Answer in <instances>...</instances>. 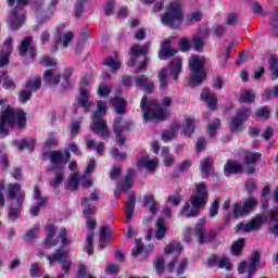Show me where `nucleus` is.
<instances>
[{
	"label": "nucleus",
	"instance_id": "nucleus-47",
	"mask_svg": "<svg viewBox=\"0 0 278 278\" xmlns=\"http://www.w3.org/2000/svg\"><path fill=\"white\" fill-rule=\"evenodd\" d=\"M98 110L93 112V116L105 117L108 116V102L99 100L97 102Z\"/></svg>",
	"mask_w": 278,
	"mask_h": 278
},
{
	"label": "nucleus",
	"instance_id": "nucleus-8",
	"mask_svg": "<svg viewBox=\"0 0 278 278\" xmlns=\"http://www.w3.org/2000/svg\"><path fill=\"white\" fill-rule=\"evenodd\" d=\"M251 108H240L237 110L236 114L230 118L229 130L231 134H238V131H242V126L249 118H251Z\"/></svg>",
	"mask_w": 278,
	"mask_h": 278
},
{
	"label": "nucleus",
	"instance_id": "nucleus-11",
	"mask_svg": "<svg viewBox=\"0 0 278 278\" xmlns=\"http://www.w3.org/2000/svg\"><path fill=\"white\" fill-rule=\"evenodd\" d=\"M123 116H117L114 118L113 122V134H115V142L117 147H125L127 142V138L123 136V131L127 129L128 131L131 129L134 126L132 122H126L125 125H123Z\"/></svg>",
	"mask_w": 278,
	"mask_h": 278
},
{
	"label": "nucleus",
	"instance_id": "nucleus-56",
	"mask_svg": "<svg viewBox=\"0 0 278 278\" xmlns=\"http://www.w3.org/2000/svg\"><path fill=\"white\" fill-rule=\"evenodd\" d=\"M182 249L181 243H170L165 248V255H170V253H181Z\"/></svg>",
	"mask_w": 278,
	"mask_h": 278
},
{
	"label": "nucleus",
	"instance_id": "nucleus-48",
	"mask_svg": "<svg viewBox=\"0 0 278 278\" xmlns=\"http://www.w3.org/2000/svg\"><path fill=\"white\" fill-rule=\"evenodd\" d=\"M203 21V13L201 12H193L186 16V24L187 25H194V23H201Z\"/></svg>",
	"mask_w": 278,
	"mask_h": 278
},
{
	"label": "nucleus",
	"instance_id": "nucleus-5",
	"mask_svg": "<svg viewBox=\"0 0 278 278\" xmlns=\"http://www.w3.org/2000/svg\"><path fill=\"white\" fill-rule=\"evenodd\" d=\"M0 123L7 125L11 129H25L27 127V113L23 110L14 111L12 106L7 105L0 114Z\"/></svg>",
	"mask_w": 278,
	"mask_h": 278
},
{
	"label": "nucleus",
	"instance_id": "nucleus-14",
	"mask_svg": "<svg viewBox=\"0 0 278 278\" xmlns=\"http://www.w3.org/2000/svg\"><path fill=\"white\" fill-rule=\"evenodd\" d=\"M8 198L11 201H16L17 207H23L25 203V191L22 190L21 184H9L8 185Z\"/></svg>",
	"mask_w": 278,
	"mask_h": 278
},
{
	"label": "nucleus",
	"instance_id": "nucleus-26",
	"mask_svg": "<svg viewBox=\"0 0 278 278\" xmlns=\"http://www.w3.org/2000/svg\"><path fill=\"white\" fill-rule=\"evenodd\" d=\"M11 23L10 28L12 31H16L17 29H21L23 27V24L25 23L26 16L25 14H22L18 16V10L16 8L11 10Z\"/></svg>",
	"mask_w": 278,
	"mask_h": 278
},
{
	"label": "nucleus",
	"instance_id": "nucleus-16",
	"mask_svg": "<svg viewBox=\"0 0 278 278\" xmlns=\"http://www.w3.org/2000/svg\"><path fill=\"white\" fill-rule=\"evenodd\" d=\"M33 40L34 39L31 37L27 36L21 41L18 48L21 58H25V55L28 53L30 60H36V55H38V53L36 52V46L31 45Z\"/></svg>",
	"mask_w": 278,
	"mask_h": 278
},
{
	"label": "nucleus",
	"instance_id": "nucleus-61",
	"mask_svg": "<svg viewBox=\"0 0 278 278\" xmlns=\"http://www.w3.org/2000/svg\"><path fill=\"white\" fill-rule=\"evenodd\" d=\"M31 97H33L31 91H29V89H24L20 91L18 101L21 103H27V101L31 100Z\"/></svg>",
	"mask_w": 278,
	"mask_h": 278
},
{
	"label": "nucleus",
	"instance_id": "nucleus-62",
	"mask_svg": "<svg viewBox=\"0 0 278 278\" xmlns=\"http://www.w3.org/2000/svg\"><path fill=\"white\" fill-rule=\"evenodd\" d=\"M73 38H75V34H73V31H71V30L66 31L62 36V42H63L64 49L68 48V45H71V42H73Z\"/></svg>",
	"mask_w": 278,
	"mask_h": 278
},
{
	"label": "nucleus",
	"instance_id": "nucleus-2",
	"mask_svg": "<svg viewBox=\"0 0 278 278\" xmlns=\"http://www.w3.org/2000/svg\"><path fill=\"white\" fill-rule=\"evenodd\" d=\"M173 103V99L170 97H165L160 102H156L155 100H149L147 96H143L141 98L140 102V109L143 113V119L146 122L149 121H166L168 118V115L166 114V111H164L163 108H170Z\"/></svg>",
	"mask_w": 278,
	"mask_h": 278
},
{
	"label": "nucleus",
	"instance_id": "nucleus-34",
	"mask_svg": "<svg viewBox=\"0 0 278 278\" xmlns=\"http://www.w3.org/2000/svg\"><path fill=\"white\" fill-rule=\"evenodd\" d=\"M42 80L47 86H59L62 80V75L53 76V70H47L43 73Z\"/></svg>",
	"mask_w": 278,
	"mask_h": 278
},
{
	"label": "nucleus",
	"instance_id": "nucleus-51",
	"mask_svg": "<svg viewBox=\"0 0 278 278\" xmlns=\"http://www.w3.org/2000/svg\"><path fill=\"white\" fill-rule=\"evenodd\" d=\"M220 129V119L216 118L211 124L207 125V134L211 138H214L216 136V130Z\"/></svg>",
	"mask_w": 278,
	"mask_h": 278
},
{
	"label": "nucleus",
	"instance_id": "nucleus-31",
	"mask_svg": "<svg viewBox=\"0 0 278 278\" xmlns=\"http://www.w3.org/2000/svg\"><path fill=\"white\" fill-rule=\"evenodd\" d=\"M111 103L119 116H123L127 112V100L121 97H114L111 99Z\"/></svg>",
	"mask_w": 278,
	"mask_h": 278
},
{
	"label": "nucleus",
	"instance_id": "nucleus-24",
	"mask_svg": "<svg viewBox=\"0 0 278 278\" xmlns=\"http://www.w3.org/2000/svg\"><path fill=\"white\" fill-rule=\"evenodd\" d=\"M199 170L202 173V177L207 179L214 173V159L212 156H205L200 161Z\"/></svg>",
	"mask_w": 278,
	"mask_h": 278
},
{
	"label": "nucleus",
	"instance_id": "nucleus-58",
	"mask_svg": "<svg viewBox=\"0 0 278 278\" xmlns=\"http://www.w3.org/2000/svg\"><path fill=\"white\" fill-rule=\"evenodd\" d=\"M174 55H177V50H175V49L159 50V58L161 60H168L169 58H173Z\"/></svg>",
	"mask_w": 278,
	"mask_h": 278
},
{
	"label": "nucleus",
	"instance_id": "nucleus-49",
	"mask_svg": "<svg viewBox=\"0 0 278 278\" xmlns=\"http://www.w3.org/2000/svg\"><path fill=\"white\" fill-rule=\"evenodd\" d=\"M65 27H66L65 24H60L59 26H56L55 35L53 38L54 47H58V45H60L62 42V37L64 36Z\"/></svg>",
	"mask_w": 278,
	"mask_h": 278
},
{
	"label": "nucleus",
	"instance_id": "nucleus-27",
	"mask_svg": "<svg viewBox=\"0 0 278 278\" xmlns=\"http://www.w3.org/2000/svg\"><path fill=\"white\" fill-rule=\"evenodd\" d=\"M197 130V119L194 117H187L182 122L181 134L187 138H192V135Z\"/></svg>",
	"mask_w": 278,
	"mask_h": 278
},
{
	"label": "nucleus",
	"instance_id": "nucleus-33",
	"mask_svg": "<svg viewBox=\"0 0 278 278\" xmlns=\"http://www.w3.org/2000/svg\"><path fill=\"white\" fill-rule=\"evenodd\" d=\"M155 227H156V231H155L156 240H164L168 231V226H166V220L164 219V217L157 218L155 223Z\"/></svg>",
	"mask_w": 278,
	"mask_h": 278
},
{
	"label": "nucleus",
	"instance_id": "nucleus-10",
	"mask_svg": "<svg viewBox=\"0 0 278 278\" xmlns=\"http://www.w3.org/2000/svg\"><path fill=\"white\" fill-rule=\"evenodd\" d=\"M207 219L205 217H201L198 219L194 228V233L198 237L199 244H210L214 242L216 238H218V232L214 230H210L205 233V223Z\"/></svg>",
	"mask_w": 278,
	"mask_h": 278
},
{
	"label": "nucleus",
	"instance_id": "nucleus-23",
	"mask_svg": "<svg viewBox=\"0 0 278 278\" xmlns=\"http://www.w3.org/2000/svg\"><path fill=\"white\" fill-rule=\"evenodd\" d=\"M168 68H169V74L172 75L174 81H177V79H179V75H181L184 71V60H181V58L179 56L174 58L169 62Z\"/></svg>",
	"mask_w": 278,
	"mask_h": 278
},
{
	"label": "nucleus",
	"instance_id": "nucleus-21",
	"mask_svg": "<svg viewBox=\"0 0 278 278\" xmlns=\"http://www.w3.org/2000/svg\"><path fill=\"white\" fill-rule=\"evenodd\" d=\"M262 262V252L260 250H253L250 256V265L248 267V275L245 278H253L255 273H257V266Z\"/></svg>",
	"mask_w": 278,
	"mask_h": 278
},
{
	"label": "nucleus",
	"instance_id": "nucleus-17",
	"mask_svg": "<svg viewBox=\"0 0 278 278\" xmlns=\"http://www.w3.org/2000/svg\"><path fill=\"white\" fill-rule=\"evenodd\" d=\"M264 225V216L262 214H256L248 224L239 223L238 229H243L247 233H251V231H260L262 226Z\"/></svg>",
	"mask_w": 278,
	"mask_h": 278
},
{
	"label": "nucleus",
	"instance_id": "nucleus-12",
	"mask_svg": "<svg viewBox=\"0 0 278 278\" xmlns=\"http://www.w3.org/2000/svg\"><path fill=\"white\" fill-rule=\"evenodd\" d=\"M90 86V80L84 77L79 84V94L80 97L76 98V103L78 108H84L85 112H90V108H92V102L90 101V91L86 88Z\"/></svg>",
	"mask_w": 278,
	"mask_h": 278
},
{
	"label": "nucleus",
	"instance_id": "nucleus-57",
	"mask_svg": "<svg viewBox=\"0 0 278 278\" xmlns=\"http://www.w3.org/2000/svg\"><path fill=\"white\" fill-rule=\"evenodd\" d=\"M178 49L179 51H181L182 53H188V51H190V49H192V45H190V39L188 38H182L178 45Z\"/></svg>",
	"mask_w": 278,
	"mask_h": 278
},
{
	"label": "nucleus",
	"instance_id": "nucleus-46",
	"mask_svg": "<svg viewBox=\"0 0 278 278\" xmlns=\"http://www.w3.org/2000/svg\"><path fill=\"white\" fill-rule=\"evenodd\" d=\"M50 162L51 164L58 165L64 162V152L60 150H53L50 152Z\"/></svg>",
	"mask_w": 278,
	"mask_h": 278
},
{
	"label": "nucleus",
	"instance_id": "nucleus-13",
	"mask_svg": "<svg viewBox=\"0 0 278 278\" xmlns=\"http://www.w3.org/2000/svg\"><path fill=\"white\" fill-rule=\"evenodd\" d=\"M104 118L105 117L93 115L90 129L97 136H101V138H110L112 132L110 131V126H108V121Z\"/></svg>",
	"mask_w": 278,
	"mask_h": 278
},
{
	"label": "nucleus",
	"instance_id": "nucleus-1",
	"mask_svg": "<svg viewBox=\"0 0 278 278\" xmlns=\"http://www.w3.org/2000/svg\"><path fill=\"white\" fill-rule=\"evenodd\" d=\"M210 201V191L205 182L195 184L193 194L190 197L189 202H186L180 207L178 216H185V218H197L201 214V210L207 205Z\"/></svg>",
	"mask_w": 278,
	"mask_h": 278
},
{
	"label": "nucleus",
	"instance_id": "nucleus-53",
	"mask_svg": "<svg viewBox=\"0 0 278 278\" xmlns=\"http://www.w3.org/2000/svg\"><path fill=\"white\" fill-rule=\"evenodd\" d=\"M256 117L264 118L265 121H268V118H270V106L265 105V106L257 109Z\"/></svg>",
	"mask_w": 278,
	"mask_h": 278
},
{
	"label": "nucleus",
	"instance_id": "nucleus-44",
	"mask_svg": "<svg viewBox=\"0 0 278 278\" xmlns=\"http://www.w3.org/2000/svg\"><path fill=\"white\" fill-rule=\"evenodd\" d=\"M104 66H109L113 73H116V71H121V66H123V63L121 61L114 60V56H109L103 62Z\"/></svg>",
	"mask_w": 278,
	"mask_h": 278
},
{
	"label": "nucleus",
	"instance_id": "nucleus-55",
	"mask_svg": "<svg viewBox=\"0 0 278 278\" xmlns=\"http://www.w3.org/2000/svg\"><path fill=\"white\" fill-rule=\"evenodd\" d=\"M87 253L92 255L94 253V232H89L87 235Z\"/></svg>",
	"mask_w": 278,
	"mask_h": 278
},
{
	"label": "nucleus",
	"instance_id": "nucleus-9",
	"mask_svg": "<svg viewBox=\"0 0 278 278\" xmlns=\"http://www.w3.org/2000/svg\"><path fill=\"white\" fill-rule=\"evenodd\" d=\"M47 260L50 264V266H53V264H60L62 270L68 275L71 273V266H73V262L68 261V251L59 248L54 251L53 254H50L47 256Z\"/></svg>",
	"mask_w": 278,
	"mask_h": 278
},
{
	"label": "nucleus",
	"instance_id": "nucleus-35",
	"mask_svg": "<svg viewBox=\"0 0 278 278\" xmlns=\"http://www.w3.org/2000/svg\"><path fill=\"white\" fill-rule=\"evenodd\" d=\"M255 99H257V96L255 94V91L253 89H243L239 93V103H255Z\"/></svg>",
	"mask_w": 278,
	"mask_h": 278
},
{
	"label": "nucleus",
	"instance_id": "nucleus-19",
	"mask_svg": "<svg viewBox=\"0 0 278 278\" xmlns=\"http://www.w3.org/2000/svg\"><path fill=\"white\" fill-rule=\"evenodd\" d=\"M244 173V165L242 163L228 159L224 165L225 177H231V175H242Z\"/></svg>",
	"mask_w": 278,
	"mask_h": 278
},
{
	"label": "nucleus",
	"instance_id": "nucleus-40",
	"mask_svg": "<svg viewBox=\"0 0 278 278\" xmlns=\"http://www.w3.org/2000/svg\"><path fill=\"white\" fill-rule=\"evenodd\" d=\"M182 192L181 188H177L174 195L167 197L166 202L173 205V207H179L181 201H184Z\"/></svg>",
	"mask_w": 278,
	"mask_h": 278
},
{
	"label": "nucleus",
	"instance_id": "nucleus-4",
	"mask_svg": "<svg viewBox=\"0 0 278 278\" xmlns=\"http://www.w3.org/2000/svg\"><path fill=\"white\" fill-rule=\"evenodd\" d=\"M189 87L197 88L201 86L207 79V72H205V59L201 58L199 54L193 55L189 60Z\"/></svg>",
	"mask_w": 278,
	"mask_h": 278
},
{
	"label": "nucleus",
	"instance_id": "nucleus-25",
	"mask_svg": "<svg viewBox=\"0 0 278 278\" xmlns=\"http://www.w3.org/2000/svg\"><path fill=\"white\" fill-rule=\"evenodd\" d=\"M46 233L47 237L45 238V243L47 247H58L59 240L55 239V233H58V227L53 224L46 225Z\"/></svg>",
	"mask_w": 278,
	"mask_h": 278
},
{
	"label": "nucleus",
	"instance_id": "nucleus-60",
	"mask_svg": "<svg viewBox=\"0 0 278 278\" xmlns=\"http://www.w3.org/2000/svg\"><path fill=\"white\" fill-rule=\"evenodd\" d=\"M30 277L38 278L42 277V269L40 268V264L33 263L30 266Z\"/></svg>",
	"mask_w": 278,
	"mask_h": 278
},
{
	"label": "nucleus",
	"instance_id": "nucleus-18",
	"mask_svg": "<svg viewBox=\"0 0 278 278\" xmlns=\"http://www.w3.org/2000/svg\"><path fill=\"white\" fill-rule=\"evenodd\" d=\"M135 88L137 90H143L148 94H153V90H155V83L153 80H149V77L144 74H141L135 77Z\"/></svg>",
	"mask_w": 278,
	"mask_h": 278
},
{
	"label": "nucleus",
	"instance_id": "nucleus-29",
	"mask_svg": "<svg viewBox=\"0 0 278 278\" xmlns=\"http://www.w3.org/2000/svg\"><path fill=\"white\" fill-rule=\"evenodd\" d=\"M244 247H247V238H239L235 240L230 245V254L233 257L242 256V253H244Z\"/></svg>",
	"mask_w": 278,
	"mask_h": 278
},
{
	"label": "nucleus",
	"instance_id": "nucleus-39",
	"mask_svg": "<svg viewBox=\"0 0 278 278\" xmlns=\"http://www.w3.org/2000/svg\"><path fill=\"white\" fill-rule=\"evenodd\" d=\"M110 233L112 230L108 226H102L100 228V237H99V247L100 249H105L108 247V242H110Z\"/></svg>",
	"mask_w": 278,
	"mask_h": 278
},
{
	"label": "nucleus",
	"instance_id": "nucleus-63",
	"mask_svg": "<svg viewBox=\"0 0 278 278\" xmlns=\"http://www.w3.org/2000/svg\"><path fill=\"white\" fill-rule=\"evenodd\" d=\"M114 8H116V0H110L104 5V14L105 16H112L114 14Z\"/></svg>",
	"mask_w": 278,
	"mask_h": 278
},
{
	"label": "nucleus",
	"instance_id": "nucleus-30",
	"mask_svg": "<svg viewBox=\"0 0 278 278\" xmlns=\"http://www.w3.org/2000/svg\"><path fill=\"white\" fill-rule=\"evenodd\" d=\"M134 212H136V193L131 192L126 201V223H131L134 218Z\"/></svg>",
	"mask_w": 278,
	"mask_h": 278
},
{
	"label": "nucleus",
	"instance_id": "nucleus-37",
	"mask_svg": "<svg viewBox=\"0 0 278 278\" xmlns=\"http://www.w3.org/2000/svg\"><path fill=\"white\" fill-rule=\"evenodd\" d=\"M268 71L271 73V81L278 79V56L277 54H271L268 59Z\"/></svg>",
	"mask_w": 278,
	"mask_h": 278
},
{
	"label": "nucleus",
	"instance_id": "nucleus-7",
	"mask_svg": "<svg viewBox=\"0 0 278 278\" xmlns=\"http://www.w3.org/2000/svg\"><path fill=\"white\" fill-rule=\"evenodd\" d=\"M129 55L130 59L127 62V66H136V64H138V60L140 58V55H142V61L140 66H138L135 70V73H144V71H147V66L149 64V58L147 55H149V46H138L135 45L130 48L129 50Z\"/></svg>",
	"mask_w": 278,
	"mask_h": 278
},
{
	"label": "nucleus",
	"instance_id": "nucleus-45",
	"mask_svg": "<svg viewBox=\"0 0 278 278\" xmlns=\"http://www.w3.org/2000/svg\"><path fill=\"white\" fill-rule=\"evenodd\" d=\"M110 155L115 162H123L127 160V152H122L117 147H113L110 151Z\"/></svg>",
	"mask_w": 278,
	"mask_h": 278
},
{
	"label": "nucleus",
	"instance_id": "nucleus-22",
	"mask_svg": "<svg viewBox=\"0 0 278 278\" xmlns=\"http://www.w3.org/2000/svg\"><path fill=\"white\" fill-rule=\"evenodd\" d=\"M200 99L201 101H204V103H207L208 110L214 111L216 108H218V98H216V94L212 93V90H210L207 87L202 89Z\"/></svg>",
	"mask_w": 278,
	"mask_h": 278
},
{
	"label": "nucleus",
	"instance_id": "nucleus-52",
	"mask_svg": "<svg viewBox=\"0 0 278 278\" xmlns=\"http://www.w3.org/2000/svg\"><path fill=\"white\" fill-rule=\"evenodd\" d=\"M66 190H72L75 192L77 188H79V176L77 174H74L71 179L65 184Z\"/></svg>",
	"mask_w": 278,
	"mask_h": 278
},
{
	"label": "nucleus",
	"instance_id": "nucleus-50",
	"mask_svg": "<svg viewBox=\"0 0 278 278\" xmlns=\"http://www.w3.org/2000/svg\"><path fill=\"white\" fill-rule=\"evenodd\" d=\"M218 210H220V198H216L208 208V215L211 218L218 216Z\"/></svg>",
	"mask_w": 278,
	"mask_h": 278
},
{
	"label": "nucleus",
	"instance_id": "nucleus-38",
	"mask_svg": "<svg viewBox=\"0 0 278 278\" xmlns=\"http://www.w3.org/2000/svg\"><path fill=\"white\" fill-rule=\"evenodd\" d=\"M157 160H149V156H142L138 163L137 167L138 168H147V170H155L159 166Z\"/></svg>",
	"mask_w": 278,
	"mask_h": 278
},
{
	"label": "nucleus",
	"instance_id": "nucleus-36",
	"mask_svg": "<svg viewBox=\"0 0 278 278\" xmlns=\"http://www.w3.org/2000/svg\"><path fill=\"white\" fill-rule=\"evenodd\" d=\"M143 207H149L150 214L152 216H155L157 214V202L155 201V195L153 194H146L143 197V202H142Z\"/></svg>",
	"mask_w": 278,
	"mask_h": 278
},
{
	"label": "nucleus",
	"instance_id": "nucleus-64",
	"mask_svg": "<svg viewBox=\"0 0 278 278\" xmlns=\"http://www.w3.org/2000/svg\"><path fill=\"white\" fill-rule=\"evenodd\" d=\"M218 268H225L226 270H231L233 268V265L231 264V261L227 257L220 258L218 262Z\"/></svg>",
	"mask_w": 278,
	"mask_h": 278
},
{
	"label": "nucleus",
	"instance_id": "nucleus-54",
	"mask_svg": "<svg viewBox=\"0 0 278 278\" xmlns=\"http://www.w3.org/2000/svg\"><path fill=\"white\" fill-rule=\"evenodd\" d=\"M153 266L157 273V275H164V268H166V262L163 257H157L155 262H153Z\"/></svg>",
	"mask_w": 278,
	"mask_h": 278
},
{
	"label": "nucleus",
	"instance_id": "nucleus-32",
	"mask_svg": "<svg viewBox=\"0 0 278 278\" xmlns=\"http://www.w3.org/2000/svg\"><path fill=\"white\" fill-rule=\"evenodd\" d=\"M80 205L84 207L83 215L85 218H92L97 214V206L90 203V199L83 198Z\"/></svg>",
	"mask_w": 278,
	"mask_h": 278
},
{
	"label": "nucleus",
	"instance_id": "nucleus-15",
	"mask_svg": "<svg viewBox=\"0 0 278 278\" xmlns=\"http://www.w3.org/2000/svg\"><path fill=\"white\" fill-rule=\"evenodd\" d=\"M258 160H262V153L245 151V156L243 159V164H244V166H248L247 167V174L248 175H255V173L257 170Z\"/></svg>",
	"mask_w": 278,
	"mask_h": 278
},
{
	"label": "nucleus",
	"instance_id": "nucleus-6",
	"mask_svg": "<svg viewBox=\"0 0 278 278\" xmlns=\"http://www.w3.org/2000/svg\"><path fill=\"white\" fill-rule=\"evenodd\" d=\"M257 207V199L249 198L243 204L242 202H236L232 205V212L227 213L224 217L225 225H229L231 223V218L238 219L242 218L243 216H249L251 212H253Z\"/></svg>",
	"mask_w": 278,
	"mask_h": 278
},
{
	"label": "nucleus",
	"instance_id": "nucleus-20",
	"mask_svg": "<svg viewBox=\"0 0 278 278\" xmlns=\"http://www.w3.org/2000/svg\"><path fill=\"white\" fill-rule=\"evenodd\" d=\"M134 177H136V169L129 168L124 179L117 182V190L119 192H127L134 188Z\"/></svg>",
	"mask_w": 278,
	"mask_h": 278
},
{
	"label": "nucleus",
	"instance_id": "nucleus-3",
	"mask_svg": "<svg viewBox=\"0 0 278 278\" xmlns=\"http://www.w3.org/2000/svg\"><path fill=\"white\" fill-rule=\"evenodd\" d=\"M161 23L170 29H180L184 23V8L181 0H174L169 2L165 12L161 15Z\"/></svg>",
	"mask_w": 278,
	"mask_h": 278
},
{
	"label": "nucleus",
	"instance_id": "nucleus-41",
	"mask_svg": "<svg viewBox=\"0 0 278 278\" xmlns=\"http://www.w3.org/2000/svg\"><path fill=\"white\" fill-rule=\"evenodd\" d=\"M42 86V78L37 77L35 79H28L25 84L26 90H29L33 94L38 92Z\"/></svg>",
	"mask_w": 278,
	"mask_h": 278
},
{
	"label": "nucleus",
	"instance_id": "nucleus-42",
	"mask_svg": "<svg viewBox=\"0 0 278 278\" xmlns=\"http://www.w3.org/2000/svg\"><path fill=\"white\" fill-rule=\"evenodd\" d=\"M1 79L4 81L2 86L5 90H14L16 88V84L10 78L8 72H0V81Z\"/></svg>",
	"mask_w": 278,
	"mask_h": 278
},
{
	"label": "nucleus",
	"instance_id": "nucleus-28",
	"mask_svg": "<svg viewBox=\"0 0 278 278\" xmlns=\"http://www.w3.org/2000/svg\"><path fill=\"white\" fill-rule=\"evenodd\" d=\"M48 173H56L54 179L49 181V185L52 188H58L64 181V167L62 166H52L48 168Z\"/></svg>",
	"mask_w": 278,
	"mask_h": 278
},
{
	"label": "nucleus",
	"instance_id": "nucleus-59",
	"mask_svg": "<svg viewBox=\"0 0 278 278\" xmlns=\"http://www.w3.org/2000/svg\"><path fill=\"white\" fill-rule=\"evenodd\" d=\"M22 210H23V206H17V207H12L11 206L9 208V220H12V222L16 220V218L18 216H21Z\"/></svg>",
	"mask_w": 278,
	"mask_h": 278
},
{
	"label": "nucleus",
	"instance_id": "nucleus-43",
	"mask_svg": "<svg viewBox=\"0 0 278 278\" xmlns=\"http://www.w3.org/2000/svg\"><path fill=\"white\" fill-rule=\"evenodd\" d=\"M160 90H166L168 88V70L162 68L159 73Z\"/></svg>",
	"mask_w": 278,
	"mask_h": 278
}]
</instances>
